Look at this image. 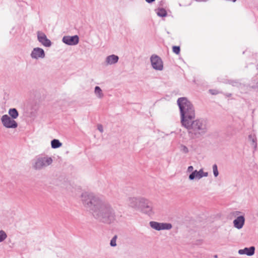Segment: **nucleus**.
Here are the masks:
<instances>
[{
    "mask_svg": "<svg viewBox=\"0 0 258 258\" xmlns=\"http://www.w3.org/2000/svg\"><path fill=\"white\" fill-rule=\"evenodd\" d=\"M30 111L29 112H27V110H28L27 107L25 108V113H28V114L26 115L27 116H31V114H32V111H31V110H32V106L30 107Z\"/></svg>",
    "mask_w": 258,
    "mask_h": 258,
    "instance_id": "26",
    "label": "nucleus"
},
{
    "mask_svg": "<svg viewBox=\"0 0 258 258\" xmlns=\"http://www.w3.org/2000/svg\"><path fill=\"white\" fill-rule=\"evenodd\" d=\"M248 138L251 141V142L252 143V145L253 146V147L254 148H256V144L255 143V139L254 138V137H253L252 135H249L248 136Z\"/></svg>",
    "mask_w": 258,
    "mask_h": 258,
    "instance_id": "23",
    "label": "nucleus"
},
{
    "mask_svg": "<svg viewBox=\"0 0 258 258\" xmlns=\"http://www.w3.org/2000/svg\"><path fill=\"white\" fill-rule=\"evenodd\" d=\"M51 145L52 148L56 149L62 146V143L58 140L53 139L51 142Z\"/></svg>",
    "mask_w": 258,
    "mask_h": 258,
    "instance_id": "18",
    "label": "nucleus"
},
{
    "mask_svg": "<svg viewBox=\"0 0 258 258\" xmlns=\"http://www.w3.org/2000/svg\"><path fill=\"white\" fill-rule=\"evenodd\" d=\"M172 50H173V52H174L175 54H178L180 52V47L174 46L172 47Z\"/></svg>",
    "mask_w": 258,
    "mask_h": 258,
    "instance_id": "24",
    "label": "nucleus"
},
{
    "mask_svg": "<svg viewBox=\"0 0 258 258\" xmlns=\"http://www.w3.org/2000/svg\"><path fill=\"white\" fill-rule=\"evenodd\" d=\"M143 199V198L129 197L127 199L128 205L132 208L136 210H139L141 209V204Z\"/></svg>",
    "mask_w": 258,
    "mask_h": 258,
    "instance_id": "11",
    "label": "nucleus"
},
{
    "mask_svg": "<svg viewBox=\"0 0 258 258\" xmlns=\"http://www.w3.org/2000/svg\"><path fill=\"white\" fill-rule=\"evenodd\" d=\"M157 14L159 17H164L166 16L167 13L164 9H159L157 11Z\"/></svg>",
    "mask_w": 258,
    "mask_h": 258,
    "instance_id": "19",
    "label": "nucleus"
},
{
    "mask_svg": "<svg viewBox=\"0 0 258 258\" xmlns=\"http://www.w3.org/2000/svg\"><path fill=\"white\" fill-rule=\"evenodd\" d=\"M150 61L151 66L154 70L159 71H161L163 70V61L157 55H152L150 57Z\"/></svg>",
    "mask_w": 258,
    "mask_h": 258,
    "instance_id": "5",
    "label": "nucleus"
},
{
    "mask_svg": "<svg viewBox=\"0 0 258 258\" xmlns=\"http://www.w3.org/2000/svg\"><path fill=\"white\" fill-rule=\"evenodd\" d=\"M255 247L251 246L250 247H245L244 249H239L238 251V254L240 255L245 254L247 256H252L254 254Z\"/></svg>",
    "mask_w": 258,
    "mask_h": 258,
    "instance_id": "14",
    "label": "nucleus"
},
{
    "mask_svg": "<svg viewBox=\"0 0 258 258\" xmlns=\"http://www.w3.org/2000/svg\"><path fill=\"white\" fill-rule=\"evenodd\" d=\"M62 42L69 45H77L79 41V38L78 35L64 36L62 39Z\"/></svg>",
    "mask_w": 258,
    "mask_h": 258,
    "instance_id": "12",
    "label": "nucleus"
},
{
    "mask_svg": "<svg viewBox=\"0 0 258 258\" xmlns=\"http://www.w3.org/2000/svg\"><path fill=\"white\" fill-rule=\"evenodd\" d=\"M98 130L101 132L102 133L103 132V127L102 125H98Z\"/></svg>",
    "mask_w": 258,
    "mask_h": 258,
    "instance_id": "28",
    "label": "nucleus"
},
{
    "mask_svg": "<svg viewBox=\"0 0 258 258\" xmlns=\"http://www.w3.org/2000/svg\"><path fill=\"white\" fill-rule=\"evenodd\" d=\"M240 212L239 211H236L232 213L234 216H237V217L233 221V225L234 226L238 229H241L243 227L245 222V218L243 216H238V215L240 214Z\"/></svg>",
    "mask_w": 258,
    "mask_h": 258,
    "instance_id": "10",
    "label": "nucleus"
},
{
    "mask_svg": "<svg viewBox=\"0 0 258 258\" xmlns=\"http://www.w3.org/2000/svg\"><path fill=\"white\" fill-rule=\"evenodd\" d=\"M45 57V53L44 50L40 47L33 48V58L43 59Z\"/></svg>",
    "mask_w": 258,
    "mask_h": 258,
    "instance_id": "13",
    "label": "nucleus"
},
{
    "mask_svg": "<svg viewBox=\"0 0 258 258\" xmlns=\"http://www.w3.org/2000/svg\"><path fill=\"white\" fill-rule=\"evenodd\" d=\"M37 39L38 41L44 46L49 47L51 46V41L47 38L46 34L41 31L36 32Z\"/></svg>",
    "mask_w": 258,
    "mask_h": 258,
    "instance_id": "8",
    "label": "nucleus"
},
{
    "mask_svg": "<svg viewBox=\"0 0 258 258\" xmlns=\"http://www.w3.org/2000/svg\"><path fill=\"white\" fill-rule=\"evenodd\" d=\"M83 206L97 220L111 224L116 220V215L112 205L103 198L92 192H85L81 195Z\"/></svg>",
    "mask_w": 258,
    "mask_h": 258,
    "instance_id": "1",
    "label": "nucleus"
},
{
    "mask_svg": "<svg viewBox=\"0 0 258 258\" xmlns=\"http://www.w3.org/2000/svg\"><path fill=\"white\" fill-rule=\"evenodd\" d=\"M2 123L8 128H15L18 126L17 122L7 114L3 115L1 118Z\"/></svg>",
    "mask_w": 258,
    "mask_h": 258,
    "instance_id": "4",
    "label": "nucleus"
},
{
    "mask_svg": "<svg viewBox=\"0 0 258 258\" xmlns=\"http://www.w3.org/2000/svg\"><path fill=\"white\" fill-rule=\"evenodd\" d=\"M194 167L192 166H189L188 167L187 169V172H192L194 171Z\"/></svg>",
    "mask_w": 258,
    "mask_h": 258,
    "instance_id": "27",
    "label": "nucleus"
},
{
    "mask_svg": "<svg viewBox=\"0 0 258 258\" xmlns=\"http://www.w3.org/2000/svg\"><path fill=\"white\" fill-rule=\"evenodd\" d=\"M214 258H218V255H214Z\"/></svg>",
    "mask_w": 258,
    "mask_h": 258,
    "instance_id": "31",
    "label": "nucleus"
},
{
    "mask_svg": "<svg viewBox=\"0 0 258 258\" xmlns=\"http://www.w3.org/2000/svg\"><path fill=\"white\" fill-rule=\"evenodd\" d=\"M140 210L150 216L154 214L152 203L144 198L141 204V209Z\"/></svg>",
    "mask_w": 258,
    "mask_h": 258,
    "instance_id": "7",
    "label": "nucleus"
},
{
    "mask_svg": "<svg viewBox=\"0 0 258 258\" xmlns=\"http://www.w3.org/2000/svg\"><path fill=\"white\" fill-rule=\"evenodd\" d=\"M30 55L32 57V51L31 52V54H30Z\"/></svg>",
    "mask_w": 258,
    "mask_h": 258,
    "instance_id": "32",
    "label": "nucleus"
},
{
    "mask_svg": "<svg viewBox=\"0 0 258 258\" xmlns=\"http://www.w3.org/2000/svg\"><path fill=\"white\" fill-rule=\"evenodd\" d=\"M177 102L180 109L181 123L187 130L189 137L195 140L206 134L208 130L207 121L202 118L194 120L195 112L191 102L185 97L178 98Z\"/></svg>",
    "mask_w": 258,
    "mask_h": 258,
    "instance_id": "2",
    "label": "nucleus"
},
{
    "mask_svg": "<svg viewBox=\"0 0 258 258\" xmlns=\"http://www.w3.org/2000/svg\"><path fill=\"white\" fill-rule=\"evenodd\" d=\"M94 94L96 97L99 100L103 99L104 97V94L103 90L99 86L95 87Z\"/></svg>",
    "mask_w": 258,
    "mask_h": 258,
    "instance_id": "16",
    "label": "nucleus"
},
{
    "mask_svg": "<svg viewBox=\"0 0 258 258\" xmlns=\"http://www.w3.org/2000/svg\"><path fill=\"white\" fill-rule=\"evenodd\" d=\"M119 59V57L118 56L115 54H111L109 56H107L105 60V63L106 65H112L116 63Z\"/></svg>",
    "mask_w": 258,
    "mask_h": 258,
    "instance_id": "15",
    "label": "nucleus"
},
{
    "mask_svg": "<svg viewBox=\"0 0 258 258\" xmlns=\"http://www.w3.org/2000/svg\"><path fill=\"white\" fill-rule=\"evenodd\" d=\"M212 169L214 177H217L219 175V171L217 165L216 164L212 166Z\"/></svg>",
    "mask_w": 258,
    "mask_h": 258,
    "instance_id": "21",
    "label": "nucleus"
},
{
    "mask_svg": "<svg viewBox=\"0 0 258 258\" xmlns=\"http://www.w3.org/2000/svg\"><path fill=\"white\" fill-rule=\"evenodd\" d=\"M117 236L114 235L113 238L110 240V245L114 247L116 246V239H117Z\"/></svg>",
    "mask_w": 258,
    "mask_h": 258,
    "instance_id": "22",
    "label": "nucleus"
},
{
    "mask_svg": "<svg viewBox=\"0 0 258 258\" xmlns=\"http://www.w3.org/2000/svg\"><path fill=\"white\" fill-rule=\"evenodd\" d=\"M149 225L152 229L157 231L170 230L172 227V226L170 223H159L156 221L150 222Z\"/></svg>",
    "mask_w": 258,
    "mask_h": 258,
    "instance_id": "6",
    "label": "nucleus"
},
{
    "mask_svg": "<svg viewBox=\"0 0 258 258\" xmlns=\"http://www.w3.org/2000/svg\"><path fill=\"white\" fill-rule=\"evenodd\" d=\"M210 91L211 93V94H217V93L215 92V91H214V90H210Z\"/></svg>",
    "mask_w": 258,
    "mask_h": 258,
    "instance_id": "29",
    "label": "nucleus"
},
{
    "mask_svg": "<svg viewBox=\"0 0 258 258\" xmlns=\"http://www.w3.org/2000/svg\"><path fill=\"white\" fill-rule=\"evenodd\" d=\"M209 173L208 172H205L203 169L201 168L199 170H195L192 171L188 176V179L190 180H194V179L199 180L203 177H208Z\"/></svg>",
    "mask_w": 258,
    "mask_h": 258,
    "instance_id": "9",
    "label": "nucleus"
},
{
    "mask_svg": "<svg viewBox=\"0 0 258 258\" xmlns=\"http://www.w3.org/2000/svg\"><path fill=\"white\" fill-rule=\"evenodd\" d=\"M230 258H235V257H230Z\"/></svg>",
    "mask_w": 258,
    "mask_h": 258,
    "instance_id": "33",
    "label": "nucleus"
},
{
    "mask_svg": "<svg viewBox=\"0 0 258 258\" xmlns=\"http://www.w3.org/2000/svg\"><path fill=\"white\" fill-rule=\"evenodd\" d=\"M181 151L184 153H187L189 151L187 147L184 145H181Z\"/></svg>",
    "mask_w": 258,
    "mask_h": 258,
    "instance_id": "25",
    "label": "nucleus"
},
{
    "mask_svg": "<svg viewBox=\"0 0 258 258\" xmlns=\"http://www.w3.org/2000/svg\"><path fill=\"white\" fill-rule=\"evenodd\" d=\"M53 162V159L51 157L48 156L39 157L36 160L35 163V168L36 169H41L45 168L51 165Z\"/></svg>",
    "mask_w": 258,
    "mask_h": 258,
    "instance_id": "3",
    "label": "nucleus"
},
{
    "mask_svg": "<svg viewBox=\"0 0 258 258\" xmlns=\"http://www.w3.org/2000/svg\"><path fill=\"white\" fill-rule=\"evenodd\" d=\"M155 0H146V1L148 3H151L154 2Z\"/></svg>",
    "mask_w": 258,
    "mask_h": 258,
    "instance_id": "30",
    "label": "nucleus"
},
{
    "mask_svg": "<svg viewBox=\"0 0 258 258\" xmlns=\"http://www.w3.org/2000/svg\"><path fill=\"white\" fill-rule=\"evenodd\" d=\"M7 237L6 233L4 230H0V242L4 241Z\"/></svg>",
    "mask_w": 258,
    "mask_h": 258,
    "instance_id": "20",
    "label": "nucleus"
},
{
    "mask_svg": "<svg viewBox=\"0 0 258 258\" xmlns=\"http://www.w3.org/2000/svg\"><path fill=\"white\" fill-rule=\"evenodd\" d=\"M8 113L9 115V116L14 119H16L19 116V112L15 108H10L9 110Z\"/></svg>",
    "mask_w": 258,
    "mask_h": 258,
    "instance_id": "17",
    "label": "nucleus"
}]
</instances>
